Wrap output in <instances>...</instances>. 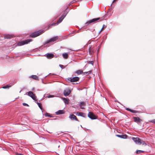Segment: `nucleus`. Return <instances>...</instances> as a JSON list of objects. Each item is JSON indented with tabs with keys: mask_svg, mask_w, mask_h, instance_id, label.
Instances as JSON below:
<instances>
[{
	"mask_svg": "<svg viewBox=\"0 0 155 155\" xmlns=\"http://www.w3.org/2000/svg\"><path fill=\"white\" fill-rule=\"evenodd\" d=\"M31 41V39H27L24 41H22L20 42L16 43L14 45L15 46H21L25 44H27L29 42Z\"/></svg>",
	"mask_w": 155,
	"mask_h": 155,
	"instance_id": "f257e3e1",
	"label": "nucleus"
},
{
	"mask_svg": "<svg viewBox=\"0 0 155 155\" xmlns=\"http://www.w3.org/2000/svg\"><path fill=\"white\" fill-rule=\"evenodd\" d=\"M101 19L100 18H93L87 21L85 23V26H87L90 25L91 23H96L98 21Z\"/></svg>",
	"mask_w": 155,
	"mask_h": 155,
	"instance_id": "f03ea898",
	"label": "nucleus"
},
{
	"mask_svg": "<svg viewBox=\"0 0 155 155\" xmlns=\"http://www.w3.org/2000/svg\"><path fill=\"white\" fill-rule=\"evenodd\" d=\"M136 144L140 145H144V146L147 145V143H145L144 141L138 137H136Z\"/></svg>",
	"mask_w": 155,
	"mask_h": 155,
	"instance_id": "7ed1b4c3",
	"label": "nucleus"
},
{
	"mask_svg": "<svg viewBox=\"0 0 155 155\" xmlns=\"http://www.w3.org/2000/svg\"><path fill=\"white\" fill-rule=\"evenodd\" d=\"M43 31H38L32 33L30 35V36L32 38H35L41 35L43 33Z\"/></svg>",
	"mask_w": 155,
	"mask_h": 155,
	"instance_id": "20e7f679",
	"label": "nucleus"
},
{
	"mask_svg": "<svg viewBox=\"0 0 155 155\" xmlns=\"http://www.w3.org/2000/svg\"><path fill=\"white\" fill-rule=\"evenodd\" d=\"M58 38V36L53 37L49 39L46 41L43 44L44 45H45L51 42H54L56 41Z\"/></svg>",
	"mask_w": 155,
	"mask_h": 155,
	"instance_id": "39448f33",
	"label": "nucleus"
},
{
	"mask_svg": "<svg viewBox=\"0 0 155 155\" xmlns=\"http://www.w3.org/2000/svg\"><path fill=\"white\" fill-rule=\"evenodd\" d=\"M68 13V12H67L65 11L64 13L62 14V16L59 18V20L57 21V25H58V24L60 23L62 21L63 19L66 16Z\"/></svg>",
	"mask_w": 155,
	"mask_h": 155,
	"instance_id": "423d86ee",
	"label": "nucleus"
},
{
	"mask_svg": "<svg viewBox=\"0 0 155 155\" xmlns=\"http://www.w3.org/2000/svg\"><path fill=\"white\" fill-rule=\"evenodd\" d=\"M79 79L80 78L78 77H70L66 79V81H69L71 82H76L79 81Z\"/></svg>",
	"mask_w": 155,
	"mask_h": 155,
	"instance_id": "0eeeda50",
	"label": "nucleus"
},
{
	"mask_svg": "<svg viewBox=\"0 0 155 155\" xmlns=\"http://www.w3.org/2000/svg\"><path fill=\"white\" fill-rule=\"evenodd\" d=\"M27 93H28V95L31 97L34 100L37 101L35 94L32 91H29L28 93H26V94H27Z\"/></svg>",
	"mask_w": 155,
	"mask_h": 155,
	"instance_id": "6e6552de",
	"label": "nucleus"
},
{
	"mask_svg": "<svg viewBox=\"0 0 155 155\" xmlns=\"http://www.w3.org/2000/svg\"><path fill=\"white\" fill-rule=\"evenodd\" d=\"M87 116L90 118L92 120H94L97 119V117L91 112H89Z\"/></svg>",
	"mask_w": 155,
	"mask_h": 155,
	"instance_id": "1a4fd4ad",
	"label": "nucleus"
},
{
	"mask_svg": "<svg viewBox=\"0 0 155 155\" xmlns=\"http://www.w3.org/2000/svg\"><path fill=\"white\" fill-rule=\"evenodd\" d=\"M69 117L71 120L73 121L75 120L79 122V121L77 118L73 114H70Z\"/></svg>",
	"mask_w": 155,
	"mask_h": 155,
	"instance_id": "9d476101",
	"label": "nucleus"
},
{
	"mask_svg": "<svg viewBox=\"0 0 155 155\" xmlns=\"http://www.w3.org/2000/svg\"><path fill=\"white\" fill-rule=\"evenodd\" d=\"M46 56V57L49 59H51L54 58V55L51 53H48L46 54L45 55Z\"/></svg>",
	"mask_w": 155,
	"mask_h": 155,
	"instance_id": "9b49d317",
	"label": "nucleus"
},
{
	"mask_svg": "<svg viewBox=\"0 0 155 155\" xmlns=\"http://www.w3.org/2000/svg\"><path fill=\"white\" fill-rule=\"evenodd\" d=\"M71 91L69 89H67L64 91V95L65 96H68L71 93Z\"/></svg>",
	"mask_w": 155,
	"mask_h": 155,
	"instance_id": "f8f14e48",
	"label": "nucleus"
},
{
	"mask_svg": "<svg viewBox=\"0 0 155 155\" xmlns=\"http://www.w3.org/2000/svg\"><path fill=\"white\" fill-rule=\"evenodd\" d=\"M116 136L119 138H120L123 139H126L127 138L128 136L126 134H117Z\"/></svg>",
	"mask_w": 155,
	"mask_h": 155,
	"instance_id": "ddd939ff",
	"label": "nucleus"
},
{
	"mask_svg": "<svg viewBox=\"0 0 155 155\" xmlns=\"http://www.w3.org/2000/svg\"><path fill=\"white\" fill-rule=\"evenodd\" d=\"M76 114L78 116H80L84 117H86V114L83 112H78Z\"/></svg>",
	"mask_w": 155,
	"mask_h": 155,
	"instance_id": "4468645a",
	"label": "nucleus"
},
{
	"mask_svg": "<svg viewBox=\"0 0 155 155\" xmlns=\"http://www.w3.org/2000/svg\"><path fill=\"white\" fill-rule=\"evenodd\" d=\"M143 120L138 117H136V123L140 125L143 122Z\"/></svg>",
	"mask_w": 155,
	"mask_h": 155,
	"instance_id": "2eb2a0df",
	"label": "nucleus"
},
{
	"mask_svg": "<svg viewBox=\"0 0 155 155\" xmlns=\"http://www.w3.org/2000/svg\"><path fill=\"white\" fill-rule=\"evenodd\" d=\"M13 35H5L4 37V38L5 39H10L12 38H13Z\"/></svg>",
	"mask_w": 155,
	"mask_h": 155,
	"instance_id": "dca6fc26",
	"label": "nucleus"
},
{
	"mask_svg": "<svg viewBox=\"0 0 155 155\" xmlns=\"http://www.w3.org/2000/svg\"><path fill=\"white\" fill-rule=\"evenodd\" d=\"M64 112L63 110H59L55 112V114H56L58 115L63 114H64Z\"/></svg>",
	"mask_w": 155,
	"mask_h": 155,
	"instance_id": "f3484780",
	"label": "nucleus"
},
{
	"mask_svg": "<svg viewBox=\"0 0 155 155\" xmlns=\"http://www.w3.org/2000/svg\"><path fill=\"white\" fill-rule=\"evenodd\" d=\"M124 107L125 108V109L126 110H127L130 111L132 113H136V110L131 109H130L129 108H127V107H125V106H124Z\"/></svg>",
	"mask_w": 155,
	"mask_h": 155,
	"instance_id": "a211bd4d",
	"label": "nucleus"
},
{
	"mask_svg": "<svg viewBox=\"0 0 155 155\" xmlns=\"http://www.w3.org/2000/svg\"><path fill=\"white\" fill-rule=\"evenodd\" d=\"M30 78H31L33 79L34 80H38V78L36 75H32L30 76Z\"/></svg>",
	"mask_w": 155,
	"mask_h": 155,
	"instance_id": "6ab92c4d",
	"label": "nucleus"
},
{
	"mask_svg": "<svg viewBox=\"0 0 155 155\" xmlns=\"http://www.w3.org/2000/svg\"><path fill=\"white\" fill-rule=\"evenodd\" d=\"M36 103L38 105L39 108L41 110L42 112H43V109H42V104H41V103L40 102H37Z\"/></svg>",
	"mask_w": 155,
	"mask_h": 155,
	"instance_id": "aec40b11",
	"label": "nucleus"
},
{
	"mask_svg": "<svg viewBox=\"0 0 155 155\" xmlns=\"http://www.w3.org/2000/svg\"><path fill=\"white\" fill-rule=\"evenodd\" d=\"M62 56L64 59H67L68 57V54L67 53H63L62 54Z\"/></svg>",
	"mask_w": 155,
	"mask_h": 155,
	"instance_id": "412c9836",
	"label": "nucleus"
},
{
	"mask_svg": "<svg viewBox=\"0 0 155 155\" xmlns=\"http://www.w3.org/2000/svg\"><path fill=\"white\" fill-rule=\"evenodd\" d=\"M75 73L78 74V75H79L80 74H82L83 73V72L81 70H79L75 72Z\"/></svg>",
	"mask_w": 155,
	"mask_h": 155,
	"instance_id": "4be33fe9",
	"label": "nucleus"
},
{
	"mask_svg": "<svg viewBox=\"0 0 155 155\" xmlns=\"http://www.w3.org/2000/svg\"><path fill=\"white\" fill-rule=\"evenodd\" d=\"M88 51L89 54H92L94 53V50H93L92 48L91 47L89 48L88 49Z\"/></svg>",
	"mask_w": 155,
	"mask_h": 155,
	"instance_id": "5701e85b",
	"label": "nucleus"
},
{
	"mask_svg": "<svg viewBox=\"0 0 155 155\" xmlns=\"http://www.w3.org/2000/svg\"><path fill=\"white\" fill-rule=\"evenodd\" d=\"M12 86V85H11L10 84H7L6 85L2 87V88L3 89H6L7 88H9L10 87H11Z\"/></svg>",
	"mask_w": 155,
	"mask_h": 155,
	"instance_id": "b1692460",
	"label": "nucleus"
},
{
	"mask_svg": "<svg viewBox=\"0 0 155 155\" xmlns=\"http://www.w3.org/2000/svg\"><path fill=\"white\" fill-rule=\"evenodd\" d=\"M64 102L65 104H68L69 103L68 100L65 98H63V99Z\"/></svg>",
	"mask_w": 155,
	"mask_h": 155,
	"instance_id": "393cba45",
	"label": "nucleus"
},
{
	"mask_svg": "<svg viewBox=\"0 0 155 155\" xmlns=\"http://www.w3.org/2000/svg\"><path fill=\"white\" fill-rule=\"evenodd\" d=\"M144 151L142 150H136V154L141 153L144 152Z\"/></svg>",
	"mask_w": 155,
	"mask_h": 155,
	"instance_id": "a878e982",
	"label": "nucleus"
},
{
	"mask_svg": "<svg viewBox=\"0 0 155 155\" xmlns=\"http://www.w3.org/2000/svg\"><path fill=\"white\" fill-rule=\"evenodd\" d=\"M78 1H76V0H73L70 3L68 4V5L69 6L71 5L72 4L74 3L75 2H78Z\"/></svg>",
	"mask_w": 155,
	"mask_h": 155,
	"instance_id": "bb28decb",
	"label": "nucleus"
},
{
	"mask_svg": "<svg viewBox=\"0 0 155 155\" xmlns=\"http://www.w3.org/2000/svg\"><path fill=\"white\" fill-rule=\"evenodd\" d=\"M91 71H88L85 72H83V73L84 74H91Z\"/></svg>",
	"mask_w": 155,
	"mask_h": 155,
	"instance_id": "cd10ccee",
	"label": "nucleus"
},
{
	"mask_svg": "<svg viewBox=\"0 0 155 155\" xmlns=\"http://www.w3.org/2000/svg\"><path fill=\"white\" fill-rule=\"evenodd\" d=\"M85 103L84 102H81L79 106L80 107H81L82 106H85Z\"/></svg>",
	"mask_w": 155,
	"mask_h": 155,
	"instance_id": "c85d7f7f",
	"label": "nucleus"
},
{
	"mask_svg": "<svg viewBox=\"0 0 155 155\" xmlns=\"http://www.w3.org/2000/svg\"><path fill=\"white\" fill-rule=\"evenodd\" d=\"M45 117H53V116H52L50 115L49 114H48V113H46V114H45Z\"/></svg>",
	"mask_w": 155,
	"mask_h": 155,
	"instance_id": "c756f323",
	"label": "nucleus"
},
{
	"mask_svg": "<svg viewBox=\"0 0 155 155\" xmlns=\"http://www.w3.org/2000/svg\"><path fill=\"white\" fill-rule=\"evenodd\" d=\"M106 25H103L102 28L101 30L99 31V33H100L104 29V28H106Z\"/></svg>",
	"mask_w": 155,
	"mask_h": 155,
	"instance_id": "7c9ffc66",
	"label": "nucleus"
},
{
	"mask_svg": "<svg viewBox=\"0 0 155 155\" xmlns=\"http://www.w3.org/2000/svg\"><path fill=\"white\" fill-rule=\"evenodd\" d=\"M57 25V23H53L52 24H51V25H49V26H48V29L49 28L50 26H53V25Z\"/></svg>",
	"mask_w": 155,
	"mask_h": 155,
	"instance_id": "2f4dec72",
	"label": "nucleus"
},
{
	"mask_svg": "<svg viewBox=\"0 0 155 155\" xmlns=\"http://www.w3.org/2000/svg\"><path fill=\"white\" fill-rule=\"evenodd\" d=\"M87 62H88V64H91L92 65H93L94 63V61H87Z\"/></svg>",
	"mask_w": 155,
	"mask_h": 155,
	"instance_id": "473e14b6",
	"label": "nucleus"
},
{
	"mask_svg": "<svg viewBox=\"0 0 155 155\" xmlns=\"http://www.w3.org/2000/svg\"><path fill=\"white\" fill-rule=\"evenodd\" d=\"M75 32H74V31H73L72 33H70L68 35H67V36H66V37H68V36H70V35L71 34H75Z\"/></svg>",
	"mask_w": 155,
	"mask_h": 155,
	"instance_id": "72a5a7b5",
	"label": "nucleus"
},
{
	"mask_svg": "<svg viewBox=\"0 0 155 155\" xmlns=\"http://www.w3.org/2000/svg\"><path fill=\"white\" fill-rule=\"evenodd\" d=\"M59 66L62 69H64L65 68V66L62 64H59Z\"/></svg>",
	"mask_w": 155,
	"mask_h": 155,
	"instance_id": "f704fd0d",
	"label": "nucleus"
},
{
	"mask_svg": "<svg viewBox=\"0 0 155 155\" xmlns=\"http://www.w3.org/2000/svg\"><path fill=\"white\" fill-rule=\"evenodd\" d=\"M150 122L155 124V119H153L149 121Z\"/></svg>",
	"mask_w": 155,
	"mask_h": 155,
	"instance_id": "c9c22d12",
	"label": "nucleus"
},
{
	"mask_svg": "<svg viewBox=\"0 0 155 155\" xmlns=\"http://www.w3.org/2000/svg\"><path fill=\"white\" fill-rule=\"evenodd\" d=\"M130 138H131L135 142H136V138L134 137H132L131 138L130 137Z\"/></svg>",
	"mask_w": 155,
	"mask_h": 155,
	"instance_id": "e433bc0d",
	"label": "nucleus"
},
{
	"mask_svg": "<svg viewBox=\"0 0 155 155\" xmlns=\"http://www.w3.org/2000/svg\"><path fill=\"white\" fill-rule=\"evenodd\" d=\"M53 97H54V96L53 95H50L48 97L50 98Z\"/></svg>",
	"mask_w": 155,
	"mask_h": 155,
	"instance_id": "4c0bfd02",
	"label": "nucleus"
},
{
	"mask_svg": "<svg viewBox=\"0 0 155 155\" xmlns=\"http://www.w3.org/2000/svg\"><path fill=\"white\" fill-rule=\"evenodd\" d=\"M24 106H28V105L26 103H23L22 104Z\"/></svg>",
	"mask_w": 155,
	"mask_h": 155,
	"instance_id": "58836bf2",
	"label": "nucleus"
},
{
	"mask_svg": "<svg viewBox=\"0 0 155 155\" xmlns=\"http://www.w3.org/2000/svg\"><path fill=\"white\" fill-rule=\"evenodd\" d=\"M142 109H141V110H136V113H140V112H142Z\"/></svg>",
	"mask_w": 155,
	"mask_h": 155,
	"instance_id": "ea45409f",
	"label": "nucleus"
},
{
	"mask_svg": "<svg viewBox=\"0 0 155 155\" xmlns=\"http://www.w3.org/2000/svg\"><path fill=\"white\" fill-rule=\"evenodd\" d=\"M133 118H134V121L135 122H136V117H133Z\"/></svg>",
	"mask_w": 155,
	"mask_h": 155,
	"instance_id": "a19ab883",
	"label": "nucleus"
},
{
	"mask_svg": "<svg viewBox=\"0 0 155 155\" xmlns=\"http://www.w3.org/2000/svg\"><path fill=\"white\" fill-rule=\"evenodd\" d=\"M79 32H80V30H78L75 32V33H78Z\"/></svg>",
	"mask_w": 155,
	"mask_h": 155,
	"instance_id": "79ce46f5",
	"label": "nucleus"
},
{
	"mask_svg": "<svg viewBox=\"0 0 155 155\" xmlns=\"http://www.w3.org/2000/svg\"><path fill=\"white\" fill-rule=\"evenodd\" d=\"M116 0H114V1H113V2H112V4L113 3H114V2Z\"/></svg>",
	"mask_w": 155,
	"mask_h": 155,
	"instance_id": "37998d69",
	"label": "nucleus"
},
{
	"mask_svg": "<svg viewBox=\"0 0 155 155\" xmlns=\"http://www.w3.org/2000/svg\"><path fill=\"white\" fill-rule=\"evenodd\" d=\"M116 0H114V1H113V2H112V4L113 3H114V2Z\"/></svg>",
	"mask_w": 155,
	"mask_h": 155,
	"instance_id": "c03bdc74",
	"label": "nucleus"
},
{
	"mask_svg": "<svg viewBox=\"0 0 155 155\" xmlns=\"http://www.w3.org/2000/svg\"><path fill=\"white\" fill-rule=\"evenodd\" d=\"M81 0H76V1H78V2L80 1H81Z\"/></svg>",
	"mask_w": 155,
	"mask_h": 155,
	"instance_id": "a18cd8bd",
	"label": "nucleus"
},
{
	"mask_svg": "<svg viewBox=\"0 0 155 155\" xmlns=\"http://www.w3.org/2000/svg\"><path fill=\"white\" fill-rule=\"evenodd\" d=\"M57 18L56 17V18H54V20H55Z\"/></svg>",
	"mask_w": 155,
	"mask_h": 155,
	"instance_id": "49530a36",
	"label": "nucleus"
},
{
	"mask_svg": "<svg viewBox=\"0 0 155 155\" xmlns=\"http://www.w3.org/2000/svg\"><path fill=\"white\" fill-rule=\"evenodd\" d=\"M94 30V29H93V30H92L91 31H93Z\"/></svg>",
	"mask_w": 155,
	"mask_h": 155,
	"instance_id": "de8ad7c7",
	"label": "nucleus"
},
{
	"mask_svg": "<svg viewBox=\"0 0 155 155\" xmlns=\"http://www.w3.org/2000/svg\"><path fill=\"white\" fill-rule=\"evenodd\" d=\"M54 57H55V58H57V56H54Z\"/></svg>",
	"mask_w": 155,
	"mask_h": 155,
	"instance_id": "09e8293b",
	"label": "nucleus"
},
{
	"mask_svg": "<svg viewBox=\"0 0 155 155\" xmlns=\"http://www.w3.org/2000/svg\"><path fill=\"white\" fill-rule=\"evenodd\" d=\"M34 88H32V90H34Z\"/></svg>",
	"mask_w": 155,
	"mask_h": 155,
	"instance_id": "8fccbe9b",
	"label": "nucleus"
},
{
	"mask_svg": "<svg viewBox=\"0 0 155 155\" xmlns=\"http://www.w3.org/2000/svg\"><path fill=\"white\" fill-rule=\"evenodd\" d=\"M68 8V7H67V8H66V9H67V8Z\"/></svg>",
	"mask_w": 155,
	"mask_h": 155,
	"instance_id": "3c124183",
	"label": "nucleus"
},
{
	"mask_svg": "<svg viewBox=\"0 0 155 155\" xmlns=\"http://www.w3.org/2000/svg\"><path fill=\"white\" fill-rule=\"evenodd\" d=\"M115 101V102H117V100Z\"/></svg>",
	"mask_w": 155,
	"mask_h": 155,
	"instance_id": "603ef678",
	"label": "nucleus"
},
{
	"mask_svg": "<svg viewBox=\"0 0 155 155\" xmlns=\"http://www.w3.org/2000/svg\"><path fill=\"white\" fill-rule=\"evenodd\" d=\"M21 91H22V90H21L20 91V92H20V93Z\"/></svg>",
	"mask_w": 155,
	"mask_h": 155,
	"instance_id": "864d4df0",
	"label": "nucleus"
},
{
	"mask_svg": "<svg viewBox=\"0 0 155 155\" xmlns=\"http://www.w3.org/2000/svg\"><path fill=\"white\" fill-rule=\"evenodd\" d=\"M52 75H54V74H52Z\"/></svg>",
	"mask_w": 155,
	"mask_h": 155,
	"instance_id": "5fc2aeb1",
	"label": "nucleus"
},
{
	"mask_svg": "<svg viewBox=\"0 0 155 155\" xmlns=\"http://www.w3.org/2000/svg\"><path fill=\"white\" fill-rule=\"evenodd\" d=\"M46 77L47 76H45V77H44V78H45V77Z\"/></svg>",
	"mask_w": 155,
	"mask_h": 155,
	"instance_id": "6e6d98bb",
	"label": "nucleus"
},
{
	"mask_svg": "<svg viewBox=\"0 0 155 155\" xmlns=\"http://www.w3.org/2000/svg\"><path fill=\"white\" fill-rule=\"evenodd\" d=\"M56 118H54V120H56Z\"/></svg>",
	"mask_w": 155,
	"mask_h": 155,
	"instance_id": "4d7b16f0",
	"label": "nucleus"
},
{
	"mask_svg": "<svg viewBox=\"0 0 155 155\" xmlns=\"http://www.w3.org/2000/svg\"><path fill=\"white\" fill-rule=\"evenodd\" d=\"M81 108L82 109H83V108H82V107H81Z\"/></svg>",
	"mask_w": 155,
	"mask_h": 155,
	"instance_id": "13d9d810",
	"label": "nucleus"
}]
</instances>
